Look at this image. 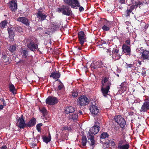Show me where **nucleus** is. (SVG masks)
I'll list each match as a JSON object with an SVG mask.
<instances>
[{"mask_svg": "<svg viewBox=\"0 0 149 149\" xmlns=\"http://www.w3.org/2000/svg\"><path fill=\"white\" fill-rule=\"evenodd\" d=\"M57 11L66 16H70L72 15V11L70 7L65 5H63L61 7L58 8Z\"/></svg>", "mask_w": 149, "mask_h": 149, "instance_id": "1", "label": "nucleus"}, {"mask_svg": "<svg viewBox=\"0 0 149 149\" xmlns=\"http://www.w3.org/2000/svg\"><path fill=\"white\" fill-rule=\"evenodd\" d=\"M114 119L115 122L119 125L120 127L124 129L125 126L126 125V122L124 118L120 115H119L115 116Z\"/></svg>", "mask_w": 149, "mask_h": 149, "instance_id": "2", "label": "nucleus"}, {"mask_svg": "<svg viewBox=\"0 0 149 149\" xmlns=\"http://www.w3.org/2000/svg\"><path fill=\"white\" fill-rule=\"evenodd\" d=\"M16 124V125L20 129L26 128V123H25L23 115H22L21 117L18 118Z\"/></svg>", "mask_w": 149, "mask_h": 149, "instance_id": "3", "label": "nucleus"}, {"mask_svg": "<svg viewBox=\"0 0 149 149\" xmlns=\"http://www.w3.org/2000/svg\"><path fill=\"white\" fill-rule=\"evenodd\" d=\"M90 102V100L85 96L81 95L78 98V104L82 106L88 105Z\"/></svg>", "mask_w": 149, "mask_h": 149, "instance_id": "4", "label": "nucleus"}, {"mask_svg": "<svg viewBox=\"0 0 149 149\" xmlns=\"http://www.w3.org/2000/svg\"><path fill=\"white\" fill-rule=\"evenodd\" d=\"M119 50L117 47L114 48L112 51V54L111 53L110 50L109 52L110 56L112 57L113 59L116 60H119L121 58V55L119 54Z\"/></svg>", "mask_w": 149, "mask_h": 149, "instance_id": "5", "label": "nucleus"}, {"mask_svg": "<svg viewBox=\"0 0 149 149\" xmlns=\"http://www.w3.org/2000/svg\"><path fill=\"white\" fill-rule=\"evenodd\" d=\"M105 64L102 61H94L91 65V69L93 70L96 69L104 67Z\"/></svg>", "mask_w": 149, "mask_h": 149, "instance_id": "6", "label": "nucleus"}, {"mask_svg": "<svg viewBox=\"0 0 149 149\" xmlns=\"http://www.w3.org/2000/svg\"><path fill=\"white\" fill-rule=\"evenodd\" d=\"M99 123H96L91 128L87 134L93 135L97 134L100 130V127Z\"/></svg>", "mask_w": 149, "mask_h": 149, "instance_id": "7", "label": "nucleus"}, {"mask_svg": "<svg viewBox=\"0 0 149 149\" xmlns=\"http://www.w3.org/2000/svg\"><path fill=\"white\" fill-rule=\"evenodd\" d=\"M46 103L49 105H54L57 104L58 101L56 97L52 96H49L46 100Z\"/></svg>", "mask_w": 149, "mask_h": 149, "instance_id": "8", "label": "nucleus"}, {"mask_svg": "<svg viewBox=\"0 0 149 149\" xmlns=\"http://www.w3.org/2000/svg\"><path fill=\"white\" fill-rule=\"evenodd\" d=\"M111 84V83H107V86H101V92L103 96L105 97H106L108 94Z\"/></svg>", "mask_w": 149, "mask_h": 149, "instance_id": "9", "label": "nucleus"}, {"mask_svg": "<svg viewBox=\"0 0 149 149\" xmlns=\"http://www.w3.org/2000/svg\"><path fill=\"white\" fill-rule=\"evenodd\" d=\"M27 47L31 51H35L38 48V45L35 43L33 40H31L27 43Z\"/></svg>", "mask_w": 149, "mask_h": 149, "instance_id": "10", "label": "nucleus"}, {"mask_svg": "<svg viewBox=\"0 0 149 149\" xmlns=\"http://www.w3.org/2000/svg\"><path fill=\"white\" fill-rule=\"evenodd\" d=\"M130 146L128 143L123 140L120 141L118 143V149H129Z\"/></svg>", "mask_w": 149, "mask_h": 149, "instance_id": "11", "label": "nucleus"}, {"mask_svg": "<svg viewBox=\"0 0 149 149\" xmlns=\"http://www.w3.org/2000/svg\"><path fill=\"white\" fill-rule=\"evenodd\" d=\"M78 35L79 43L82 46L86 41L85 38V35L83 31H80L78 32Z\"/></svg>", "mask_w": 149, "mask_h": 149, "instance_id": "12", "label": "nucleus"}, {"mask_svg": "<svg viewBox=\"0 0 149 149\" xmlns=\"http://www.w3.org/2000/svg\"><path fill=\"white\" fill-rule=\"evenodd\" d=\"M9 8L13 12H15L17 8L16 0H12L9 2Z\"/></svg>", "mask_w": 149, "mask_h": 149, "instance_id": "13", "label": "nucleus"}, {"mask_svg": "<svg viewBox=\"0 0 149 149\" xmlns=\"http://www.w3.org/2000/svg\"><path fill=\"white\" fill-rule=\"evenodd\" d=\"M103 26L102 27V29L105 31L109 30L111 27V23L110 22L105 19L103 23Z\"/></svg>", "mask_w": 149, "mask_h": 149, "instance_id": "14", "label": "nucleus"}, {"mask_svg": "<svg viewBox=\"0 0 149 149\" xmlns=\"http://www.w3.org/2000/svg\"><path fill=\"white\" fill-rule=\"evenodd\" d=\"M149 110V101H146L142 105L140 111L141 112H146Z\"/></svg>", "mask_w": 149, "mask_h": 149, "instance_id": "15", "label": "nucleus"}, {"mask_svg": "<svg viewBox=\"0 0 149 149\" xmlns=\"http://www.w3.org/2000/svg\"><path fill=\"white\" fill-rule=\"evenodd\" d=\"M65 3L70 6L72 8H75L74 6L76 4H77L78 0H63Z\"/></svg>", "mask_w": 149, "mask_h": 149, "instance_id": "16", "label": "nucleus"}, {"mask_svg": "<svg viewBox=\"0 0 149 149\" xmlns=\"http://www.w3.org/2000/svg\"><path fill=\"white\" fill-rule=\"evenodd\" d=\"M90 111L94 116L96 115L99 112V110L95 105H93L90 107Z\"/></svg>", "mask_w": 149, "mask_h": 149, "instance_id": "17", "label": "nucleus"}, {"mask_svg": "<svg viewBox=\"0 0 149 149\" xmlns=\"http://www.w3.org/2000/svg\"><path fill=\"white\" fill-rule=\"evenodd\" d=\"M123 50L126 55H127L129 56L131 55V48L130 47L126 44H124L122 46Z\"/></svg>", "mask_w": 149, "mask_h": 149, "instance_id": "18", "label": "nucleus"}, {"mask_svg": "<svg viewBox=\"0 0 149 149\" xmlns=\"http://www.w3.org/2000/svg\"><path fill=\"white\" fill-rule=\"evenodd\" d=\"M17 21L21 22L26 26L29 25L30 22L29 19L25 17H20L17 19Z\"/></svg>", "mask_w": 149, "mask_h": 149, "instance_id": "19", "label": "nucleus"}, {"mask_svg": "<svg viewBox=\"0 0 149 149\" xmlns=\"http://www.w3.org/2000/svg\"><path fill=\"white\" fill-rule=\"evenodd\" d=\"M141 58L143 60H146L149 58V51L146 50H143L141 54Z\"/></svg>", "mask_w": 149, "mask_h": 149, "instance_id": "20", "label": "nucleus"}, {"mask_svg": "<svg viewBox=\"0 0 149 149\" xmlns=\"http://www.w3.org/2000/svg\"><path fill=\"white\" fill-rule=\"evenodd\" d=\"M36 15L37 17L42 21L44 20L47 17V15L44 14L40 10L38 11V13L36 14Z\"/></svg>", "mask_w": 149, "mask_h": 149, "instance_id": "21", "label": "nucleus"}, {"mask_svg": "<svg viewBox=\"0 0 149 149\" xmlns=\"http://www.w3.org/2000/svg\"><path fill=\"white\" fill-rule=\"evenodd\" d=\"M36 123V119L35 118L33 117L26 123V128L33 127L35 125Z\"/></svg>", "mask_w": 149, "mask_h": 149, "instance_id": "22", "label": "nucleus"}, {"mask_svg": "<svg viewBox=\"0 0 149 149\" xmlns=\"http://www.w3.org/2000/svg\"><path fill=\"white\" fill-rule=\"evenodd\" d=\"M20 52L22 56L24 58H26L28 56V51L27 49L21 48Z\"/></svg>", "mask_w": 149, "mask_h": 149, "instance_id": "23", "label": "nucleus"}, {"mask_svg": "<svg viewBox=\"0 0 149 149\" xmlns=\"http://www.w3.org/2000/svg\"><path fill=\"white\" fill-rule=\"evenodd\" d=\"M65 113L66 114L71 113L75 111V109L74 107L72 106H69L67 107L65 110Z\"/></svg>", "mask_w": 149, "mask_h": 149, "instance_id": "24", "label": "nucleus"}, {"mask_svg": "<svg viewBox=\"0 0 149 149\" xmlns=\"http://www.w3.org/2000/svg\"><path fill=\"white\" fill-rule=\"evenodd\" d=\"M13 29V28L12 27H8V31L9 34V37L11 39H13L15 35Z\"/></svg>", "mask_w": 149, "mask_h": 149, "instance_id": "25", "label": "nucleus"}, {"mask_svg": "<svg viewBox=\"0 0 149 149\" xmlns=\"http://www.w3.org/2000/svg\"><path fill=\"white\" fill-rule=\"evenodd\" d=\"M61 76V74L59 72H52L50 76L51 77H52L54 79H56L59 78Z\"/></svg>", "mask_w": 149, "mask_h": 149, "instance_id": "26", "label": "nucleus"}, {"mask_svg": "<svg viewBox=\"0 0 149 149\" xmlns=\"http://www.w3.org/2000/svg\"><path fill=\"white\" fill-rule=\"evenodd\" d=\"M78 117V115L77 113H73L72 114H70L68 117V119L70 120L74 121L77 120Z\"/></svg>", "mask_w": 149, "mask_h": 149, "instance_id": "27", "label": "nucleus"}, {"mask_svg": "<svg viewBox=\"0 0 149 149\" xmlns=\"http://www.w3.org/2000/svg\"><path fill=\"white\" fill-rule=\"evenodd\" d=\"M87 137L88 140H90V145L92 146H93L95 144V141L94 139V135L87 134Z\"/></svg>", "mask_w": 149, "mask_h": 149, "instance_id": "28", "label": "nucleus"}, {"mask_svg": "<svg viewBox=\"0 0 149 149\" xmlns=\"http://www.w3.org/2000/svg\"><path fill=\"white\" fill-rule=\"evenodd\" d=\"M132 4H136L139 6V8H140L141 6H143V3L140 1V0H131Z\"/></svg>", "mask_w": 149, "mask_h": 149, "instance_id": "29", "label": "nucleus"}, {"mask_svg": "<svg viewBox=\"0 0 149 149\" xmlns=\"http://www.w3.org/2000/svg\"><path fill=\"white\" fill-rule=\"evenodd\" d=\"M42 138L43 141L47 143L51 141V137L50 134L49 137L46 136H42Z\"/></svg>", "mask_w": 149, "mask_h": 149, "instance_id": "30", "label": "nucleus"}, {"mask_svg": "<svg viewBox=\"0 0 149 149\" xmlns=\"http://www.w3.org/2000/svg\"><path fill=\"white\" fill-rule=\"evenodd\" d=\"M81 140L82 146H85L87 141L86 136L84 135L83 136H82Z\"/></svg>", "mask_w": 149, "mask_h": 149, "instance_id": "31", "label": "nucleus"}, {"mask_svg": "<svg viewBox=\"0 0 149 149\" xmlns=\"http://www.w3.org/2000/svg\"><path fill=\"white\" fill-rule=\"evenodd\" d=\"M109 80V78L107 77H105L104 79L102 80L101 81V86H107V82Z\"/></svg>", "mask_w": 149, "mask_h": 149, "instance_id": "32", "label": "nucleus"}, {"mask_svg": "<svg viewBox=\"0 0 149 149\" xmlns=\"http://www.w3.org/2000/svg\"><path fill=\"white\" fill-rule=\"evenodd\" d=\"M77 4H76L74 6H75V9H77V7H79V10L80 12L84 10V8L81 6H80V3L78 1H77Z\"/></svg>", "mask_w": 149, "mask_h": 149, "instance_id": "33", "label": "nucleus"}, {"mask_svg": "<svg viewBox=\"0 0 149 149\" xmlns=\"http://www.w3.org/2000/svg\"><path fill=\"white\" fill-rule=\"evenodd\" d=\"M9 88L10 91L13 94H14L16 91L14 85L12 84H10L9 85Z\"/></svg>", "mask_w": 149, "mask_h": 149, "instance_id": "34", "label": "nucleus"}, {"mask_svg": "<svg viewBox=\"0 0 149 149\" xmlns=\"http://www.w3.org/2000/svg\"><path fill=\"white\" fill-rule=\"evenodd\" d=\"M7 23L8 22L6 20H5L2 21L0 24L1 28H4L7 25Z\"/></svg>", "mask_w": 149, "mask_h": 149, "instance_id": "35", "label": "nucleus"}, {"mask_svg": "<svg viewBox=\"0 0 149 149\" xmlns=\"http://www.w3.org/2000/svg\"><path fill=\"white\" fill-rule=\"evenodd\" d=\"M40 111L42 113L43 116H45L47 113V110L45 107L40 109Z\"/></svg>", "mask_w": 149, "mask_h": 149, "instance_id": "36", "label": "nucleus"}, {"mask_svg": "<svg viewBox=\"0 0 149 149\" xmlns=\"http://www.w3.org/2000/svg\"><path fill=\"white\" fill-rule=\"evenodd\" d=\"M107 132H103L101 135L100 136V139H105L106 137H107L109 136Z\"/></svg>", "mask_w": 149, "mask_h": 149, "instance_id": "37", "label": "nucleus"}, {"mask_svg": "<svg viewBox=\"0 0 149 149\" xmlns=\"http://www.w3.org/2000/svg\"><path fill=\"white\" fill-rule=\"evenodd\" d=\"M9 48L10 51L12 52H13L16 50V47L15 45H13L10 46Z\"/></svg>", "mask_w": 149, "mask_h": 149, "instance_id": "38", "label": "nucleus"}, {"mask_svg": "<svg viewBox=\"0 0 149 149\" xmlns=\"http://www.w3.org/2000/svg\"><path fill=\"white\" fill-rule=\"evenodd\" d=\"M61 130L64 131V130L71 131L72 130L70 127L64 126L61 128Z\"/></svg>", "mask_w": 149, "mask_h": 149, "instance_id": "39", "label": "nucleus"}, {"mask_svg": "<svg viewBox=\"0 0 149 149\" xmlns=\"http://www.w3.org/2000/svg\"><path fill=\"white\" fill-rule=\"evenodd\" d=\"M138 6H139L136 4V5L135 4H132V5L131 6L130 8L129 9L132 12V10L134 9L137 8Z\"/></svg>", "mask_w": 149, "mask_h": 149, "instance_id": "40", "label": "nucleus"}, {"mask_svg": "<svg viewBox=\"0 0 149 149\" xmlns=\"http://www.w3.org/2000/svg\"><path fill=\"white\" fill-rule=\"evenodd\" d=\"M42 125V123H39L36 125V129L38 132H40L41 131V127Z\"/></svg>", "mask_w": 149, "mask_h": 149, "instance_id": "41", "label": "nucleus"}, {"mask_svg": "<svg viewBox=\"0 0 149 149\" xmlns=\"http://www.w3.org/2000/svg\"><path fill=\"white\" fill-rule=\"evenodd\" d=\"M132 12L129 9L127 8L126 12V13L125 14V16L126 17H128L130 16V14L132 13Z\"/></svg>", "mask_w": 149, "mask_h": 149, "instance_id": "42", "label": "nucleus"}, {"mask_svg": "<svg viewBox=\"0 0 149 149\" xmlns=\"http://www.w3.org/2000/svg\"><path fill=\"white\" fill-rule=\"evenodd\" d=\"M15 30L17 32L20 33L22 32V29L21 27L18 26L15 28Z\"/></svg>", "mask_w": 149, "mask_h": 149, "instance_id": "43", "label": "nucleus"}, {"mask_svg": "<svg viewBox=\"0 0 149 149\" xmlns=\"http://www.w3.org/2000/svg\"><path fill=\"white\" fill-rule=\"evenodd\" d=\"M72 95L74 97H76L78 96V92L77 91L74 90L72 92Z\"/></svg>", "mask_w": 149, "mask_h": 149, "instance_id": "44", "label": "nucleus"}, {"mask_svg": "<svg viewBox=\"0 0 149 149\" xmlns=\"http://www.w3.org/2000/svg\"><path fill=\"white\" fill-rule=\"evenodd\" d=\"M97 43L99 45H102L103 44H106V42L104 40H102L99 41Z\"/></svg>", "mask_w": 149, "mask_h": 149, "instance_id": "45", "label": "nucleus"}, {"mask_svg": "<svg viewBox=\"0 0 149 149\" xmlns=\"http://www.w3.org/2000/svg\"><path fill=\"white\" fill-rule=\"evenodd\" d=\"M64 87V86L62 83L60 84L58 87V90L60 91Z\"/></svg>", "mask_w": 149, "mask_h": 149, "instance_id": "46", "label": "nucleus"}, {"mask_svg": "<svg viewBox=\"0 0 149 149\" xmlns=\"http://www.w3.org/2000/svg\"><path fill=\"white\" fill-rule=\"evenodd\" d=\"M125 82H123L120 85V88H121V89L124 90V91H126V87L125 86H124V84Z\"/></svg>", "mask_w": 149, "mask_h": 149, "instance_id": "47", "label": "nucleus"}, {"mask_svg": "<svg viewBox=\"0 0 149 149\" xmlns=\"http://www.w3.org/2000/svg\"><path fill=\"white\" fill-rule=\"evenodd\" d=\"M127 100L129 103H133L134 102V100L131 98H130L129 97L127 98Z\"/></svg>", "mask_w": 149, "mask_h": 149, "instance_id": "48", "label": "nucleus"}, {"mask_svg": "<svg viewBox=\"0 0 149 149\" xmlns=\"http://www.w3.org/2000/svg\"><path fill=\"white\" fill-rule=\"evenodd\" d=\"M119 125L117 124V125L115 124L114 125V129L116 131H117L119 129L120 127Z\"/></svg>", "mask_w": 149, "mask_h": 149, "instance_id": "49", "label": "nucleus"}, {"mask_svg": "<svg viewBox=\"0 0 149 149\" xmlns=\"http://www.w3.org/2000/svg\"><path fill=\"white\" fill-rule=\"evenodd\" d=\"M125 44L128 45H130V39H128L126 40L125 41Z\"/></svg>", "mask_w": 149, "mask_h": 149, "instance_id": "50", "label": "nucleus"}, {"mask_svg": "<svg viewBox=\"0 0 149 149\" xmlns=\"http://www.w3.org/2000/svg\"><path fill=\"white\" fill-rule=\"evenodd\" d=\"M0 100L3 102V105L4 106H6V104L4 99L3 98H1L0 99Z\"/></svg>", "mask_w": 149, "mask_h": 149, "instance_id": "51", "label": "nucleus"}, {"mask_svg": "<svg viewBox=\"0 0 149 149\" xmlns=\"http://www.w3.org/2000/svg\"><path fill=\"white\" fill-rule=\"evenodd\" d=\"M126 0H118L119 2L121 4H125Z\"/></svg>", "mask_w": 149, "mask_h": 149, "instance_id": "52", "label": "nucleus"}, {"mask_svg": "<svg viewBox=\"0 0 149 149\" xmlns=\"http://www.w3.org/2000/svg\"><path fill=\"white\" fill-rule=\"evenodd\" d=\"M51 33V31H46L44 33L45 34H48V35H49Z\"/></svg>", "mask_w": 149, "mask_h": 149, "instance_id": "53", "label": "nucleus"}, {"mask_svg": "<svg viewBox=\"0 0 149 149\" xmlns=\"http://www.w3.org/2000/svg\"><path fill=\"white\" fill-rule=\"evenodd\" d=\"M83 46V45L81 46H81H77L76 47V48H77L78 50H81L82 49V47Z\"/></svg>", "mask_w": 149, "mask_h": 149, "instance_id": "54", "label": "nucleus"}, {"mask_svg": "<svg viewBox=\"0 0 149 149\" xmlns=\"http://www.w3.org/2000/svg\"><path fill=\"white\" fill-rule=\"evenodd\" d=\"M7 148V147L6 145L2 146L0 147V149H6Z\"/></svg>", "mask_w": 149, "mask_h": 149, "instance_id": "55", "label": "nucleus"}, {"mask_svg": "<svg viewBox=\"0 0 149 149\" xmlns=\"http://www.w3.org/2000/svg\"><path fill=\"white\" fill-rule=\"evenodd\" d=\"M133 67V65L131 64H127V68H132Z\"/></svg>", "mask_w": 149, "mask_h": 149, "instance_id": "56", "label": "nucleus"}, {"mask_svg": "<svg viewBox=\"0 0 149 149\" xmlns=\"http://www.w3.org/2000/svg\"><path fill=\"white\" fill-rule=\"evenodd\" d=\"M52 28L53 29H57L58 28V26L55 25H53Z\"/></svg>", "mask_w": 149, "mask_h": 149, "instance_id": "57", "label": "nucleus"}, {"mask_svg": "<svg viewBox=\"0 0 149 149\" xmlns=\"http://www.w3.org/2000/svg\"><path fill=\"white\" fill-rule=\"evenodd\" d=\"M42 29H43L41 27H38V28H37V29H36V31H38V30L41 31V30H42Z\"/></svg>", "mask_w": 149, "mask_h": 149, "instance_id": "58", "label": "nucleus"}, {"mask_svg": "<svg viewBox=\"0 0 149 149\" xmlns=\"http://www.w3.org/2000/svg\"><path fill=\"white\" fill-rule=\"evenodd\" d=\"M141 74L143 76H145L146 74V71L144 70L143 71Z\"/></svg>", "mask_w": 149, "mask_h": 149, "instance_id": "59", "label": "nucleus"}, {"mask_svg": "<svg viewBox=\"0 0 149 149\" xmlns=\"http://www.w3.org/2000/svg\"><path fill=\"white\" fill-rule=\"evenodd\" d=\"M4 106L3 105H0V110H2L4 107Z\"/></svg>", "mask_w": 149, "mask_h": 149, "instance_id": "60", "label": "nucleus"}, {"mask_svg": "<svg viewBox=\"0 0 149 149\" xmlns=\"http://www.w3.org/2000/svg\"><path fill=\"white\" fill-rule=\"evenodd\" d=\"M79 113L80 115H82L83 113L81 110H79Z\"/></svg>", "mask_w": 149, "mask_h": 149, "instance_id": "61", "label": "nucleus"}, {"mask_svg": "<svg viewBox=\"0 0 149 149\" xmlns=\"http://www.w3.org/2000/svg\"><path fill=\"white\" fill-rule=\"evenodd\" d=\"M148 26V24H146L145 25V28L146 29H147Z\"/></svg>", "mask_w": 149, "mask_h": 149, "instance_id": "62", "label": "nucleus"}, {"mask_svg": "<svg viewBox=\"0 0 149 149\" xmlns=\"http://www.w3.org/2000/svg\"><path fill=\"white\" fill-rule=\"evenodd\" d=\"M56 81H58L60 83V84H61V83H62L61 81L59 79H58L56 80Z\"/></svg>", "mask_w": 149, "mask_h": 149, "instance_id": "63", "label": "nucleus"}, {"mask_svg": "<svg viewBox=\"0 0 149 149\" xmlns=\"http://www.w3.org/2000/svg\"><path fill=\"white\" fill-rule=\"evenodd\" d=\"M54 90L55 91H58V88H54Z\"/></svg>", "mask_w": 149, "mask_h": 149, "instance_id": "64", "label": "nucleus"}]
</instances>
